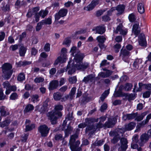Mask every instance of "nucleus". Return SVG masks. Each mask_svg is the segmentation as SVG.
Listing matches in <instances>:
<instances>
[{
  "label": "nucleus",
  "instance_id": "f257e3e1",
  "mask_svg": "<svg viewBox=\"0 0 151 151\" xmlns=\"http://www.w3.org/2000/svg\"><path fill=\"white\" fill-rule=\"evenodd\" d=\"M70 52L73 56H75L73 60H70L67 65L68 69L69 68V66L70 65H71V69L69 70L68 72L69 74H72L75 72L76 69L83 70L88 67L89 63L88 62H84L82 64L81 63V62L84 57V55L80 52H77V54H76L77 52L76 47H72L71 49Z\"/></svg>",
  "mask_w": 151,
  "mask_h": 151
},
{
  "label": "nucleus",
  "instance_id": "f03ea898",
  "mask_svg": "<svg viewBox=\"0 0 151 151\" xmlns=\"http://www.w3.org/2000/svg\"><path fill=\"white\" fill-rule=\"evenodd\" d=\"M106 119L105 117H102L100 118L99 123L96 126L92 127V128L87 127L86 128V131L93 130V131H96L97 129L101 128L104 126L105 127L110 128L114 125L116 123L117 119L116 118H110L109 119L108 122H106L104 126L102 124Z\"/></svg>",
  "mask_w": 151,
  "mask_h": 151
},
{
  "label": "nucleus",
  "instance_id": "7ed1b4c3",
  "mask_svg": "<svg viewBox=\"0 0 151 151\" xmlns=\"http://www.w3.org/2000/svg\"><path fill=\"white\" fill-rule=\"evenodd\" d=\"M136 123L132 122L126 124L124 127L123 128L119 129L117 130V135L115 136L112 140L111 142L113 143L117 142L121 136H123V134L126 131L132 130L135 127Z\"/></svg>",
  "mask_w": 151,
  "mask_h": 151
},
{
  "label": "nucleus",
  "instance_id": "20e7f679",
  "mask_svg": "<svg viewBox=\"0 0 151 151\" xmlns=\"http://www.w3.org/2000/svg\"><path fill=\"white\" fill-rule=\"evenodd\" d=\"M63 109V106L60 104L55 106L54 111L49 112L47 114L48 118L50 119L52 124L56 123V121L58 117L62 116V114L60 111Z\"/></svg>",
  "mask_w": 151,
  "mask_h": 151
},
{
  "label": "nucleus",
  "instance_id": "39448f33",
  "mask_svg": "<svg viewBox=\"0 0 151 151\" xmlns=\"http://www.w3.org/2000/svg\"><path fill=\"white\" fill-rule=\"evenodd\" d=\"M78 136L77 134L71 136L69 142L70 148L72 151H81V148L80 147H78L80 144V142L79 141H77L75 142L76 139L78 137Z\"/></svg>",
  "mask_w": 151,
  "mask_h": 151
},
{
  "label": "nucleus",
  "instance_id": "423d86ee",
  "mask_svg": "<svg viewBox=\"0 0 151 151\" xmlns=\"http://www.w3.org/2000/svg\"><path fill=\"white\" fill-rule=\"evenodd\" d=\"M12 68L11 65L8 63L4 64L2 66V71L4 74V77L7 79L10 78L12 74L13 71L11 70Z\"/></svg>",
  "mask_w": 151,
  "mask_h": 151
},
{
  "label": "nucleus",
  "instance_id": "0eeeda50",
  "mask_svg": "<svg viewBox=\"0 0 151 151\" xmlns=\"http://www.w3.org/2000/svg\"><path fill=\"white\" fill-rule=\"evenodd\" d=\"M68 12V10L66 9H62L55 15V20H58L61 17L65 16Z\"/></svg>",
  "mask_w": 151,
  "mask_h": 151
},
{
  "label": "nucleus",
  "instance_id": "6e6552de",
  "mask_svg": "<svg viewBox=\"0 0 151 151\" xmlns=\"http://www.w3.org/2000/svg\"><path fill=\"white\" fill-rule=\"evenodd\" d=\"M119 32H120V34L124 35L127 34L128 30L127 29L123 27L122 24L120 23L117 27L116 30L114 31V32L116 33H117Z\"/></svg>",
  "mask_w": 151,
  "mask_h": 151
},
{
  "label": "nucleus",
  "instance_id": "1a4fd4ad",
  "mask_svg": "<svg viewBox=\"0 0 151 151\" xmlns=\"http://www.w3.org/2000/svg\"><path fill=\"white\" fill-rule=\"evenodd\" d=\"M38 130L42 136L45 137L47 135L49 129L46 125H44L40 126Z\"/></svg>",
  "mask_w": 151,
  "mask_h": 151
},
{
  "label": "nucleus",
  "instance_id": "9d476101",
  "mask_svg": "<svg viewBox=\"0 0 151 151\" xmlns=\"http://www.w3.org/2000/svg\"><path fill=\"white\" fill-rule=\"evenodd\" d=\"M47 102H45L43 104V106L38 105L36 106L35 110L40 112L41 114L44 113L46 111H47Z\"/></svg>",
  "mask_w": 151,
  "mask_h": 151
},
{
  "label": "nucleus",
  "instance_id": "9b49d317",
  "mask_svg": "<svg viewBox=\"0 0 151 151\" xmlns=\"http://www.w3.org/2000/svg\"><path fill=\"white\" fill-rule=\"evenodd\" d=\"M95 34H103L105 31V27L104 25L94 27L92 29Z\"/></svg>",
  "mask_w": 151,
  "mask_h": 151
},
{
  "label": "nucleus",
  "instance_id": "f8f14e48",
  "mask_svg": "<svg viewBox=\"0 0 151 151\" xmlns=\"http://www.w3.org/2000/svg\"><path fill=\"white\" fill-rule=\"evenodd\" d=\"M139 24L136 22L133 26L132 36L134 35L136 37L139 33L140 30L139 27Z\"/></svg>",
  "mask_w": 151,
  "mask_h": 151
},
{
  "label": "nucleus",
  "instance_id": "ddd939ff",
  "mask_svg": "<svg viewBox=\"0 0 151 151\" xmlns=\"http://www.w3.org/2000/svg\"><path fill=\"white\" fill-rule=\"evenodd\" d=\"M149 139L148 135L146 134H142L140 137V141L139 142V145L142 146Z\"/></svg>",
  "mask_w": 151,
  "mask_h": 151
},
{
  "label": "nucleus",
  "instance_id": "4468645a",
  "mask_svg": "<svg viewBox=\"0 0 151 151\" xmlns=\"http://www.w3.org/2000/svg\"><path fill=\"white\" fill-rule=\"evenodd\" d=\"M61 94L57 92L53 94V98L55 100H60L62 101H65L68 99V96H66L65 97L61 98Z\"/></svg>",
  "mask_w": 151,
  "mask_h": 151
},
{
  "label": "nucleus",
  "instance_id": "2eb2a0df",
  "mask_svg": "<svg viewBox=\"0 0 151 151\" xmlns=\"http://www.w3.org/2000/svg\"><path fill=\"white\" fill-rule=\"evenodd\" d=\"M139 44L141 46H146L147 42L145 35L143 34H140L139 37Z\"/></svg>",
  "mask_w": 151,
  "mask_h": 151
},
{
  "label": "nucleus",
  "instance_id": "dca6fc26",
  "mask_svg": "<svg viewBox=\"0 0 151 151\" xmlns=\"http://www.w3.org/2000/svg\"><path fill=\"white\" fill-rule=\"evenodd\" d=\"M98 3V0H93L90 4L87 6V7H85L84 9L86 10L87 11L91 10Z\"/></svg>",
  "mask_w": 151,
  "mask_h": 151
},
{
  "label": "nucleus",
  "instance_id": "f3484780",
  "mask_svg": "<svg viewBox=\"0 0 151 151\" xmlns=\"http://www.w3.org/2000/svg\"><path fill=\"white\" fill-rule=\"evenodd\" d=\"M120 142L121 144L120 151H125L127 148V141L125 138H123L121 139Z\"/></svg>",
  "mask_w": 151,
  "mask_h": 151
},
{
  "label": "nucleus",
  "instance_id": "a211bd4d",
  "mask_svg": "<svg viewBox=\"0 0 151 151\" xmlns=\"http://www.w3.org/2000/svg\"><path fill=\"white\" fill-rule=\"evenodd\" d=\"M121 55H122L124 60L126 62H128V60L126 59L128 58L130 55V52L126 50L122 49L121 50Z\"/></svg>",
  "mask_w": 151,
  "mask_h": 151
},
{
  "label": "nucleus",
  "instance_id": "6ab92c4d",
  "mask_svg": "<svg viewBox=\"0 0 151 151\" xmlns=\"http://www.w3.org/2000/svg\"><path fill=\"white\" fill-rule=\"evenodd\" d=\"M39 10V8L38 7H35L32 9H30L27 14L28 17H30L32 15L36 14V13Z\"/></svg>",
  "mask_w": 151,
  "mask_h": 151
},
{
  "label": "nucleus",
  "instance_id": "aec40b11",
  "mask_svg": "<svg viewBox=\"0 0 151 151\" xmlns=\"http://www.w3.org/2000/svg\"><path fill=\"white\" fill-rule=\"evenodd\" d=\"M115 10V9L114 8H113V7L108 12V15L104 16L102 17V18L103 20L104 21H107L110 20V18L108 16L111 15L112 13Z\"/></svg>",
  "mask_w": 151,
  "mask_h": 151
},
{
  "label": "nucleus",
  "instance_id": "412c9836",
  "mask_svg": "<svg viewBox=\"0 0 151 151\" xmlns=\"http://www.w3.org/2000/svg\"><path fill=\"white\" fill-rule=\"evenodd\" d=\"M104 70H106L105 72H101L99 73L98 76L102 78H106L109 76L111 73V71L109 70H106V69H103Z\"/></svg>",
  "mask_w": 151,
  "mask_h": 151
},
{
  "label": "nucleus",
  "instance_id": "4be33fe9",
  "mask_svg": "<svg viewBox=\"0 0 151 151\" xmlns=\"http://www.w3.org/2000/svg\"><path fill=\"white\" fill-rule=\"evenodd\" d=\"M66 60V55L64 54L63 55V58L60 56L58 57L57 59L55 60L54 65H57L59 63H62L65 62Z\"/></svg>",
  "mask_w": 151,
  "mask_h": 151
},
{
  "label": "nucleus",
  "instance_id": "5701e85b",
  "mask_svg": "<svg viewBox=\"0 0 151 151\" xmlns=\"http://www.w3.org/2000/svg\"><path fill=\"white\" fill-rule=\"evenodd\" d=\"M58 82L57 80H54L51 82L50 84L49 88V90H52L58 86Z\"/></svg>",
  "mask_w": 151,
  "mask_h": 151
},
{
  "label": "nucleus",
  "instance_id": "b1692460",
  "mask_svg": "<svg viewBox=\"0 0 151 151\" xmlns=\"http://www.w3.org/2000/svg\"><path fill=\"white\" fill-rule=\"evenodd\" d=\"M2 85L6 89L5 93L6 95H8L10 93V91L9 90L10 84L8 81H6L4 82Z\"/></svg>",
  "mask_w": 151,
  "mask_h": 151
},
{
  "label": "nucleus",
  "instance_id": "393cba45",
  "mask_svg": "<svg viewBox=\"0 0 151 151\" xmlns=\"http://www.w3.org/2000/svg\"><path fill=\"white\" fill-rule=\"evenodd\" d=\"M139 88L138 89H137V91H140L142 90L141 88L142 86H145V88L148 90L149 91L151 90V84H148L146 85H143L142 83H139Z\"/></svg>",
  "mask_w": 151,
  "mask_h": 151
},
{
  "label": "nucleus",
  "instance_id": "a878e982",
  "mask_svg": "<svg viewBox=\"0 0 151 151\" xmlns=\"http://www.w3.org/2000/svg\"><path fill=\"white\" fill-rule=\"evenodd\" d=\"M0 113L1 116H5L9 114V112L5 110V107L3 106L0 107Z\"/></svg>",
  "mask_w": 151,
  "mask_h": 151
},
{
  "label": "nucleus",
  "instance_id": "bb28decb",
  "mask_svg": "<svg viewBox=\"0 0 151 151\" xmlns=\"http://www.w3.org/2000/svg\"><path fill=\"white\" fill-rule=\"evenodd\" d=\"M125 8V6L124 5H120L118 6L116 8V9L117 11L118 14H121L123 12Z\"/></svg>",
  "mask_w": 151,
  "mask_h": 151
},
{
  "label": "nucleus",
  "instance_id": "cd10ccee",
  "mask_svg": "<svg viewBox=\"0 0 151 151\" xmlns=\"http://www.w3.org/2000/svg\"><path fill=\"white\" fill-rule=\"evenodd\" d=\"M148 122L145 119L141 123H139L137 126V129L135 131L137 132L140 130V128H143L145 127V125Z\"/></svg>",
  "mask_w": 151,
  "mask_h": 151
},
{
  "label": "nucleus",
  "instance_id": "c85d7f7f",
  "mask_svg": "<svg viewBox=\"0 0 151 151\" xmlns=\"http://www.w3.org/2000/svg\"><path fill=\"white\" fill-rule=\"evenodd\" d=\"M148 122L145 119L141 123H139L137 126V129L135 131L137 132L140 130V128H143L145 127V125Z\"/></svg>",
  "mask_w": 151,
  "mask_h": 151
},
{
  "label": "nucleus",
  "instance_id": "c756f323",
  "mask_svg": "<svg viewBox=\"0 0 151 151\" xmlns=\"http://www.w3.org/2000/svg\"><path fill=\"white\" fill-rule=\"evenodd\" d=\"M34 109V106L31 104H28L26 105L24 109V112L25 113L30 112L32 111Z\"/></svg>",
  "mask_w": 151,
  "mask_h": 151
},
{
  "label": "nucleus",
  "instance_id": "7c9ffc66",
  "mask_svg": "<svg viewBox=\"0 0 151 151\" xmlns=\"http://www.w3.org/2000/svg\"><path fill=\"white\" fill-rule=\"evenodd\" d=\"M94 80V76L93 75H90L86 77H85L83 79V81L87 83L89 82H92Z\"/></svg>",
  "mask_w": 151,
  "mask_h": 151
},
{
  "label": "nucleus",
  "instance_id": "2f4dec72",
  "mask_svg": "<svg viewBox=\"0 0 151 151\" xmlns=\"http://www.w3.org/2000/svg\"><path fill=\"white\" fill-rule=\"evenodd\" d=\"M142 62V60L141 59H137L134 62L133 65L134 68L136 69L138 68L139 65L141 64Z\"/></svg>",
  "mask_w": 151,
  "mask_h": 151
},
{
  "label": "nucleus",
  "instance_id": "473e14b6",
  "mask_svg": "<svg viewBox=\"0 0 151 151\" xmlns=\"http://www.w3.org/2000/svg\"><path fill=\"white\" fill-rule=\"evenodd\" d=\"M10 122V120L8 119H6L0 123V126L2 128L6 127L9 124Z\"/></svg>",
  "mask_w": 151,
  "mask_h": 151
},
{
  "label": "nucleus",
  "instance_id": "72a5a7b5",
  "mask_svg": "<svg viewBox=\"0 0 151 151\" xmlns=\"http://www.w3.org/2000/svg\"><path fill=\"white\" fill-rule=\"evenodd\" d=\"M96 40L99 43H103L106 40V38L103 36H99L97 37Z\"/></svg>",
  "mask_w": 151,
  "mask_h": 151
},
{
  "label": "nucleus",
  "instance_id": "f704fd0d",
  "mask_svg": "<svg viewBox=\"0 0 151 151\" xmlns=\"http://www.w3.org/2000/svg\"><path fill=\"white\" fill-rule=\"evenodd\" d=\"M41 22L43 25L45 24H50L52 23L51 17H50L47 19L42 20Z\"/></svg>",
  "mask_w": 151,
  "mask_h": 151
},
{
  "label": "nucleus",
  "instance_id": "c9c22d12",
  "mask_svg": "<svg viewBox=\"0 0 151 151\" xmlns=\"http://www.w3.org/2000/svg\"><path fill=\"white\" fill-rule=\"evenodd\" d=\"M138 10L140 14L143 13L145 11L143 5L142 3L139 4L138 6Z\"/></svg>",
  "mask_w": 151,
  "mask_h": 151
},
{
  "label": "nucleus",
  "instance_id": "e433bc0d",
  "mask_svg": "<svg viewBox=\"0 0 151 151\" xmlns=\"http://www.w3.org/2000/svg\"><path fill=\"white\" fill-rule=\"evenodd\" d=\"M109 93V90H108L105 91L101 96L100 99L102 101H104L105 98L107 96Z\"/></svg>",
  "mask_w": 151,
  "mask_h": 151
},
{
  "label": "nucleus",
  "instance_id": "4c0bfd02",
  "mask_svg": "<svg viewBox=\"0 0 151 151\" xmlns=\"http://www.w3.org/2000/svg\"><path fill=\"white\" fill-rule=\"evenodd\" d=\"M147 114V112H144L143 113H142L139 116H138L136 119V120L137 121H140L141 120L143 119V118Z\"/></svg>",
  "mask_w": 151,
  "mask_h": 151
},
{
  "label": "nucleus",
  "instance_id": "58836bf2",
  "mask_svg": "<svg viewBox=\"0 0 151 151\" xmlns=\"http://www.w3.org/2000/svg\"><path fill=\"white\" fill-rule=\"evenodd\" d=\"M147 114V112H144L143 113H142L139 116H138L136 119V120L137 121H140L141 120L143 119V118Z\"/></svg>",
  "mask_w": 151,
  "mask_h": 151
},
{
  "label": "nucleus",
  "instance_id": "ea45409f",
  "mask_svg": "<svg viewBox=\"0 0 151 151\" xmlns=\"http://www.w3.org/2000/svg\"><path fill=\"white\" fill-rule=\"evenodd\" d=\"M25 76L23 73H20L18 76L17 79L18 81H21L25 79Z\"/></svg>",
  "mask_w": 151,
  "mask_h": 151
},
{
  "label": "nucleus",
  "instance_id": "a19ab883",
  "mask_svg": "<svg viewBox=\"0 0 151 151\" xmlns=\"http://www.w3.org/2000/svg\"><path fill=\"white\" fill-rule=\"evenodd\" d=\"M71 38L70 37H67L66 38L63 42V44L67 46H69L71 42Z\"/></svg>",
  "mask_w": 151,
  "mask_h": 151
},
{
  "label": "nucleus",
  "instance_id": "79ce46f5",
  "mask_svg": "<svg viewBox=\"0 0 151 151\" xmlns=\"http://www.w3.org/2000/svg\"><path fill=\"white\" fill-rule=\"evenodd\" d=\"M76 90V88L75 87L73 88L71 90L70 93L69 94V95H67L68 96V99L69 97H70V99H71L73 98V96L75 94Z\"/></svg>",
  "mask_w": 151,
  "mask_h": 151
},
{
  "label": "nucleus",
  "instance_id": "37998d69",
  "mask_svg": "<svg viewBox=\"0 0 151 151\" xmlns=\"http://www.w3.org/2000/svg\"><path fill=\"white\" fill-rule=\"evenodd\" d=\"M26 49L23 47H21L19 50V54L21 56H23L26 52Z\"/></svg>",
  "mask_w": 151,
  "mask_h": 151
},
{
  "label": "nucleus",
  "instance_id": "c03bdc74",
  "mask_svg": "<svg viewBox=\"0 0 151 151\" xmlns=\"http://www.w3.org/2000/svg\"><path fill=\"white\" fill-rule=\"evenodd\" d=\"M48 13V12L47 10H41L39 14H38L42 17L44 18L47 14Z\"/></svg>",
  "mask_w": 151,
  "mask_h": 151
},
{
  "label": "nucleus",
  "instance_id": "a18cd8bd",
  "mask_svg": "<svg viewBox=\"0 0 151 151\" xmlns=\"http://www.w3.org/2000/svg\"><path fill=\"white\" fill-rule=\"evenodd\" d=\"M128 18L129 21L131 22H134L136 19L135 16L133 13H132L129 15Z\"/></svg>",
  "mask_w": 151,
  "mask_h": 151
},
{
  "label": "nucleus",
  "instance_id": "49530a36",
  "mask_svg": "<svg viewBox=\"0 0 151 151\" xmlns=\"http://www.w3.org/2000/svg\"><path fill=\"white\" fill-rule=\"evenodd\" d=\"M31 62L29 61H24L19 62L18 64V65L19 66H20L21 65H28L30 64Z\"/></svg>",
  "mask_w": 151,
  "mask_h": 151
},
{
  "label": "nucleus",
  "instance_id": "de8ad7c7",
  "mask_svg": "<svg viewBox=\"0 0 151 151\" xmlns=\"http://www.w3.org/2000/svg\"><path fill=\"white\" fill-rule=\"evenodd\" d=\"M26 130L29 131L32 130L35 127V125L34 124H32L29 125H26Z\"/></svg>",
  "mask_w": 151,
  "mask_h": 151
},
{
  "label": "nucleus",
  "instance_id": "09e8293b",
  "mask_svg": "<svg viewBox=\"0 0 151 151\" xmlns=\"http://www.w3.org/2000/svg\"><path fill=\"white\" fill-rule=\"evenodd\" d=\"M39 96L37 95H33L32 97V101L34 103L37 102L39 101Z\"/></svg>",
  "mask_w": 151,
  "mask_h": 151
},
{
  "label": "nucleus",
  "instance_id": "8fccbe9b",
  "mask_svg": "<svg viewBox=\"0 0 151 151\" xmlns=\"http://www.w3.org/2000/svg\"><path fill=\"white\" fill-rule=\"evenodd\" d=\"M18 96L16 93H12L10 96V99L12 100H14L18 99Z\"/></svg>",
  "mask_w": 151,
  "mask_h": 151
},
{
  "label": "nucleus",
  "instance_id": "3c124183",
  "mask_svg": "<svg viewBox=\"0 0 151 151\" xmlns=\"http://www.w3.org/2000/svg\"><path fill=\"white\" fill-rule=\"evenodd\" d=\"M44 80V78L42 77H37L35 79L34 81L36 83H39L43 82Z\"/></svg>",
  "mask_w": 151,
  "mask_h": 151
},
{
  "label": "nucleus",
  "instance_id": "603ef678",
  "mask_svg": "<svg viewBox=\"0 0 151 151\" xmlns=\"http://www.w3.org/2000/svg\"><path fill=\"white\" fill-rule=\"evenodd\" d=\"M77 78L76 76L70 77L69 79V82L71 83H75L77 81Z\"/></svg>",
  "mask_w": 151,
  "mask_h": 151
},
{
  "label": "nucleus",
  "instance_id": "864d4df0",
  "mask_svg": "<svg viewBox=\"0 0 151 151\" xmlns=\"http://www.w3.org/2000/svg\"><path fill=\"white\" fill-rule=\"evenodd\" d=\"M43 25L41 21L38 23L36 27V30L37 31H39L41 29Z\"/></svg>",
  "mask_w": 151,
  "mask_h": 151
},
{
  "label": "nucleus",
  "instance_id": "5fc2aeb1",
  "mask_svg": "<svg viewBox=\"0 0 151 151\" xmlns=\"http://www.w3.org/2000/svg\"><path fill=\"white\" fill-rule=\"evenodd\" d=\"M132 86V85L131 84L127 83L126 84L124 89L126 91H129L131 89Z\"/></svg>",
  "mask_w": 151,
  "mask_h": 151
},
{
  "label": "nucleus",
  "instance_id": "6e6d98bb",
  "mask_svg": "<svg viewBox=\"0 0 151 151\" xmlns=\"http://www.w3.org/2000/svg\"><path fill=\"white\" fill-rule=\"evenodd\" d=\"M151 93V91H147L144 92L143 95V96L145 98H147L150 97Z\"/></svg>",
  "mask_w": 151,
  "mask_h": 151
},
{
  "label": "nucleus",
  "instance_id": "4d7b16f0",
  "mask_svg": "<svg viewBox=\"0 0 151 151\" xmlns=\"http://www.w3.org/2000/svg\"><path fill=\"white\" fill-rule=\"evenodd\" d=\"M127 115L128 116V120H130L134 118L137 116V114L136 113L127 114Z\"/></svg>",
  "mask_w": 151,
  "mask_h": 151
},
{
  "label": "nucleus",
  "instance_id": "13d9d810",
  "mask_svg": "<svg viewBox=\"0 0 151 151\" xmlns=\"http://www.w3.org/2000/svg\"><path fill=\"white\" fill-rule=\"evenodd\" d=\"M67 52V50L66 48H63L61 50V54L60 55V56L61 57L63 58V55H66V59H67L66 58V53Z\"/></svg>",
  "mask_w": 151,
  "mask_h": 151
},
{
  "label": "nucleus",
  "instance_id": "bf43d9fd",
  "mask_svg": "<svg viewBox=\"0 0 151 151\" xmlns=\"http://www.w3.org/2000/svg\"><path fill=\"white\" fill-rule=\"evenodd\" d=\"M44 50L45 51H49L50 50V44L48 43H46L45 45Z\"/></svg>",
  "mask_w": 151,
  "mask_h": 151
},
{
  "label": "nucleus",
  "instance_id": "052dcab7",
  "mask_svg": "<svg viewBox=\"0 0 151 151\" xmlns=\"http://www.w3.org/2000/svg\"><path fill=\"white\" fill-rule=\"evenodd\" d=\"M114 47L115 52H117L119 51V49L121 48V46L119 44L117 43L114 45Z\"/></svg>",
  "mask_w": 151,
  "mask_h": 151
},
{
  "label": "nucleus",
  "instance_id": "680f3d73",
  "mask_svg": "<svg viewBox=\"0 0 151 151\" xmlns=\"http://www.w3.org/2000/svg\"><path fill=\"white\" fill-rule=\"evenodd\" d=\"M104 139L100 140L99 141H96L95 143V145L101 146L104 142Z\"/></svg>",
  "mask_w": 151,
  "mask_h": 151
},
{
  "label": "nucleus",
  "instance_id": "e2e57ef3",
  "mask_svg": "<svg viewBox=\"0 0 151 151\" xmlns=\"http://www.w3.org/2000/svg\"><path fill=\"white\" fill-rule=\"evenodd\" d=\"M5 96H4L3 91L2 88H0V100L5 99Z\"/></svg>",
  "mask_w": 151,
  "mask_h": 151
},
{
  "label": "nucleus",
  "instance_id": "0e129e2a",
  "mask_svg": "<svg viewBox=\"0 0 151 151\" xmlns=\"http://www.w3.org/2000/svg\"><path fill=\"white\" fill-rule=\"evenodd\" d=\"M65 6L67 7H69L70 6H73V3L70 1H68L67 2H66L64 4Z\"/></svg>",
  "mask_w": 151,
  "mask_h": 151
},
{
  "label": "nucleus",
  "instance_id": "69168bd1",
  "mask_svg": "<svg viewBox=\"0 0 151 151\" xmlns=\"http://www.w3.org/2000/svg\"><path fill=\"white\" fill-rule=\"evenodd\" d=\"M137 142H132L131 145V147L133 149H136L138 147V145L136 144Z\"/></svg>",
  "mask_w": 151,
  "mask_h": 151
},
{
  "label": "nucleus",
  "instance_id": "338daca9",
  "mask_svg": "<svg viewBox=\"0 0 151 151\" xmlns=\"http://www.w3.org/2000/svg\"><path fill=\"white\" fill-rule=\"evenodd\" d=\"M5 34L2 32H0V41L3 40L4 38Z\"/></svg>",
  "mask_w": 151,
  "mask_h": 151
},
{
  "label": "nucleus",
  "instance_id": "774afa93",
  "mask_svg": "<svg viewBox=\"0 0 151 151\" xmlns=\"http://www.w3.org/2000/svg\"><path fill=\"white\" fill-rule=\"evenodd\" d=\"M62 137V135L61 134H57L55 136V139L56 140H61Z\"/></svg>",
  "mask_w": 151,
  "mask_h": 151
}]
</instances>
